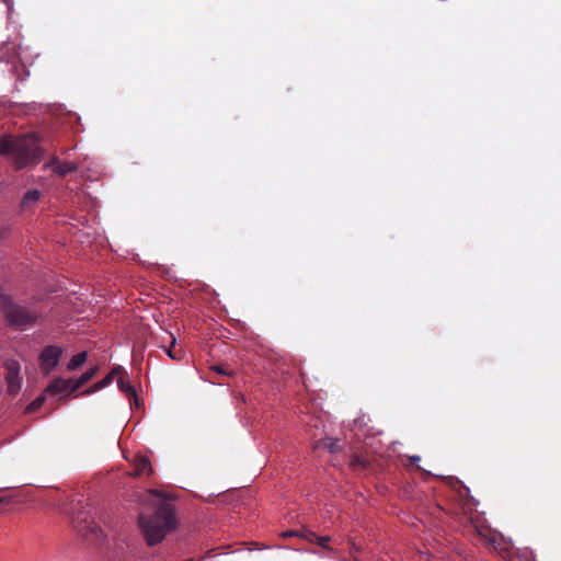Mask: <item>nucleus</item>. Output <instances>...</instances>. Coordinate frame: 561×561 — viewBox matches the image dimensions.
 <instances>
[{
  "label": "nucleus",
  "mask_w": 561,
  "mask_h": 561,
  "mask_svg": "<svg viewBox=\"0 0 561 561\" xmlns=\"http://www.w3.org/2000/svg\"><path fill=\"white\" fill-rule=\"evenodd\" d=\"M0 154H10L15 169L36 164L42 154L38 138L35 134L20 137L5 136L0 139Z\"/></svg>",
  "instance_id": "1"
},
{
  "label": "nucleus",
  "mask_w": 561,
  "mask_h": 561,
  "mask_svg": "<svg viewBox=\"0 0 561 561\" xmlns=\"http://www.w3.org/2000/svg\"><path fill=\"white\" fill-rule=\"evenodd\" d=\"M175 508L171 503L162 502L150 516L141 515L139 526L149 546L163 540L168 533L176 528Z\"/></svg>",
  "instance_id": "2"
},
{
  "label": "nucleus",
  "mask_w": 561,
  "mask_h": 561,
  "mask_svg": "<svg viewBox=\"0 0 561 561\" xmlns=\"http://www.w3.org/2000/svg\"><path fill=\"white\" fill-rule=\"evenodd\" d=\"M0 310L4 314L7 322L19 329L33 324L38 319V314L14 305L2 289H0Z\"/></svg>",
  "instance_id": "3"
},
{
  "label": "nucleus",
  "mask_w": 561,
  "mask_h": 561,
  "mask_svg": "<svg viewBox=\"0 0 561 561\" xmlns=\"http://www.w3.org/2000/svg\"><path fill=\"white\" fill-rule=\"evenodd\" d=\"M20 369L21 366L16 359L9 358L4 362V378L8 392L11 394H16L21 389Z\"/></svg>",
  "instance_id": "4"
},
{
  "label": "nucleus",
  "mask_w": 561,
  "mask_h": 561,
  "mask_svg": "<svg viewBox=\"0 0 561 561\" xmlns=\"http://www.w3.org/2000/svg\"><path fill=\"white\" fill-rule=\"evenodd\" d=\"M62 351L56 345L46 346L39 354V367L45 374H49L59 363Z\"/></svg>",
  "instance_id": "5"
},
{
  "label": "nucleus",
  "mask_w": 561,
  "mask_h": 561,
  "mask_svg": "<svg viewBox=\"0 0 561 561\" xmlns=\"http://www.w3.org/2000/svg\"><path fill=\"white\" fill-rule=\"evenodd\" d=\"M70 393L69 381L67 379H54L46 388V394L59 399L67 398Z\"/></svg>",
  "instance_id": "6"
},
{
  "label": "nucleus",
  "mask_w": 561,
  "mask_h": 561,
  "mask_svg": "<svg viewBox=\"0 0 561 561\" xmlns=\"http://www.w3.org/2000/svg\"><path fill=\"white\" fill-rule=\"evenodd\" d=\"M99 365H92L85 373L80 376H75L72 374V397L76 392H78L84 385H87L94 376L99 373Z\"/></svg>",
  "instance_id": "7"
},
{
  "label": "nucleus",
  "mask_w": 561,
  "mask_h": 561,
  "mask_svg": "<svg viewBox=\"0 0 561 561\" xmlns=\"http://www.w3.org/2000/svg\"><path fill=\"white\" fill-rule=\"evenodd\" d=\"M479 534L489 546H491L496 552H499L501 557L505 558L508 554L510 545L503 538H499L494 534Z\"/></svg>",
  "instance_id": "8"
},
{
  "label": "nucleus",
  "mask_w": 561,
  "mask_h": 561,
  "mask_svg": "<svg viewBox=\"0 0 561 561\" xmlns=\"http://www.w3.org/2000/svg\"><path fill=\"white\" fill-rule=\"evenodd\" d=\"M152 471L150 461L145 456H137L134 461V473L133 476L138 477L141 474H150Z\"/></svg>",
  "instance_id": "9"
},
{
  "label": "nucleus",
  "mask_w": 561,
  "mask_h": 561,
  "mask_svg": "<svg viewBox=\"0 0 561 561\" xmlns=\"http://www.w3.org/2000/svg\"><path fill=\"white\" fill-rule=\"evenodd\" d=\"M41 192L38 190L27 191L21 201V207L23 209L32 208L41 199Z\"/></svg>",
  "instance_id": "10"
},
{
  "label": "nucleus",
  "mask_w": 561,
  "mask_h": 561,
  "mask_svg": "<svg viewBox=\"0 0 561 561\" xmlns=\"http://www.w3.org/2000/svg\"><path fill=\"white\" fill-rule=\"evenodd\" d=\"M113 374H107L102 380L93 383L91 387H89L87 390L82 391L80 394H91L94 393L107 386H110L113 382Z\"/></svg>",
  "instance_id": "11"
},
{
  "label": "nucleus",
  "mask_w": 561,
  "mask_h": 561,
  "mask_svg": "<svg viewBox=\"0 0 561 561\" xmlns=\"http://www.w3.org/2000/svg\"><path fill=\"white\" fill-rule=\"evenodd\" d=\"M176 340L173 335H171V345L169 348H164L165 353L170 358L176 362H181L184 358V352L181 348H175Z\"/></svg>",
  "instance_id": "12"
},
{
  "label": "nucleus",
  "mask_w": 561,
  "mask_h": 561,
  "mask_svg": "<svg viewBox=\"0 0 561 561\" xmlns=\"http://www.w3.org/2000/svg\"><path fill=\"white\" fill-rule=\"evenodd\" d=\"M351 467L354 470H366L370 467V461L366 457L354 455L351 459Z\"/></svg>",
  "instance_id": "13"
},
{
  "label": "nucleus",
  "mask_w": 561,
  "mask_h": 561,
  "mask_svg": "<svg viewBox=\"0 0 561 561\" xmlns=\"http://www.w3.org/2000/svg\"><path fill=\"white\" fill-rule=\"evenodd\" d=\"M88 359L87 351L72 355V373L79 369Z\"/></svg>",
  "instance_id": "14"
},
{
  "label": "nucleus",
  "mask_w": 561,
  "mask_h": 561,
  "mask_svg": "<svg viewBox=\"0 0 561 561\" xmlns=\"http://www.w3.org/2000/svg\"><path fill=\"white\" fill-rule=\"evenodd\" d=\"M117 386L119 390L126 393L127 396H136L135 388L130 385L128 380H125L123 377H119V379L117 380Z\"/></svg>",
  "instance_id": "15"
},
{
  "label": "nucleus",
  "mask_w": 561,
  "mask_h": 561,
  "mask_svg": "<svg viewBox=\"0 0 561 561\" xmlns=\"http://www.w3.org/2000/svg\"><path fill=\"white\" fill-rule=\"evenodd\" d=\"M299 537L310 542H314L317 540L318 535L311 530L305 529L300 531Z\"/></svg>",
  "instance_id": "16"
},
{
  "label": "nucleus",
  "mask_w": 561,
  "mask_h": 561,
  "mask_svg": "<svg viewBox=\"0 0 561 561\" xmlns=\"http://www.w3.org/2000/svg\"><path fill=\"white\" fill-rule=\"evenodd\" d=\"M211 369L218 374H222L226 376H232V371L229 369L227 365H214Z\"/></svg>",
  "instance_id": "17"
},
{
  "label": "nucleus",
  "mask_w": 561,
  "mask_h": 561,
  "mask_svg": "<svg viewBox=\"0 0 561 561\" xmlns=\"http://www.w3.org/2000/svg\"><path fill=\"white\" fill-rule=\"evenodd\" d=\"M456 482H457V484H459V490H458L459 494H460L461 496H465V495H466V496H468V495H469V493H470L469 488H468V486H466L465 484H462V482H461V481H459V480H457Z\"/></svg>",
  "instance_id": "18"
},
{
  "label": "nucleus",
  "mask_w": 561,
  "mask_h": 561,
  "mask_svg": "<svg viewBox=\"0 0 561 561\" xmlns=\"http://www.w3.org/2000/svg\"><path fill=\"white\" fill-rule=\"evenodd\" d=\"M12 502L11 496L0 497V513H4V506L9 505Z\"/></svg>",
  "instance_id": "19"
},
{
  "label": "nucleus",
  "mask_w": 561,
  "mask_h": 561,
  "mask_svg": "<svg viewBox=\"0 0 561 561\" xmlns=\"http://www.w3.org/2000/svg\"><path fill=\"white\" fill-rule=\"evenodd\" d=\"M330 541V537L329 536H318L317 537V540L316 542L322 547V548H327V543Z\"/></svg>",
  "instance_id": "20"
},
{
  "label": "nucleus",
  "mask_w": 561,
  "mask_h": 561,
  "mask_svg": "<svg viewBox=\"0 0 561 561\" xmlns=\"http://www.w3.org/2000/svg\"><path fill=\"white\" fill-rule=\"evenodd\" d=\"M43 403V399L42 398H38L37 400L33 401L28 407H27V411L28 412H32V411H35L36 409H38Z\"/></svg>",
  "instance_id": "21"
},
{
  "label": "nucleus",
  "mask_w": 561,
  "mask_h": 561,
  "mask_svg": "<svg viewBox=\"0 0 561 561\" xmlns=\"http://www.w3.org/2000/svg\"><path fill=\"white\" fill-rule=\"evenodd\" d=\"M110 374H113V377H115V376L122 377V375H125L126 371L122 366H116L110 371Z\"/></svg>",
  "instance_id": "22"
},
{
  "label": "nucleus",
  "mask_w": 561,
  "mask_h": 561,
  "mask_svg": "<svg viewBox=\"0 0 561 561\" xmlns=\"http://www.w3.org/2000/svg\"><path fill=\"white\" fill-rule=\"evenodd\" d=\"M71 171H72V178H73V176H77V174H78V173H81V174H82L83 165L76 167V165L72 163Z\"/></svg>",
  "instance_id": "23"
},
{
  "label": "nucleus",
  "mask_w": 561,
  "mask_h": 561,
  "mask_svg": "<svg viewBox=\"0 0 561 561\" xmlns=\"http://www.w3.org/2000/svg\"><path fill=\"white\" fill-rule=\"evenodd\" d=\"M299 534L300 531L298 530H289V531H286V533H283V537H293V536H297L299 537Z\"/></svg>",
  "instance_id": "24"
},
{
  "label": "nucleus",
  "mask_w": 561,
  "mask_h": 561,
  "mask_svg": "<svg viewBox=\"0 0 561 561\" xmlns=\"http://www.w3.org/2000/svg\"><path fill=\"white\" fill-rule=\"evenodd\" d=\"M410 460H411L412 463H415V462L421 460V457L420 456H412V457H410Z\"/></svg>",
  "instance_id": "25"
},
{
  "label": "nucleus",
  "mask_w": 561,
  "mask_h": 561,
  "mask_svg": "<svg viewBox=\"0 0 561 561\" xmlns=\"http://www.w3.org/2000/svg\"><path fill=\"white\" fill-rule=\"evenodd\" d=\"M71 306H72V313L79 312V310L77 309V302L76 301L72 300Z\"/></svg>",
  "instance_id": "26"
},
{
  "label": "nucleus",
  "mask_w": 561,
  "mask_h": 561,
  "mask_svg": "<svg viewBox=\"0 0 561 561\" xmlns=\"http://www.w3.org/2000/svg\"><path fill=\"white\" fill-rule=\"evenodd\" d=\"M335 446H336V444H335V443H332V444H330L329 449H330L331 451H335Z\"/></svg>",
  "instance_id": "27"
},
{
  "label": "nucleus",
  "mask_w": 561,
  "mask_h": 561,
  "mask_svg": "<svg viewBox=\"0 0 561 561\" xmlns=\"http://www.w3.org/2000/svg\"><path fill=\"white\" fill-rule=\"evenodd\" d=\"M153 494L157 495V496H161V493L158 492V491L153 492Z\"/></svg>",
  "instance_id": "28"
}]
</instances>
